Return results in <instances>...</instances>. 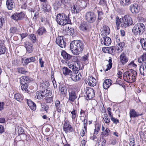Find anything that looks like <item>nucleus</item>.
<instances>
[{
	"instance_id": "69168bd1",
	"label": "nucleus",
	"mask_w": 146,
	"mask_h": 146,
	"mask_svg": "<svg viewBox=\"0 0 146 146\" xmlns=\"http://www.w3.org/2000/svg\"><path fill=\"white\" fill-rule=\"evenodd\" d=\"M11 18L15 20L18 21L17 13L14 14L12 15L11 17Z\"/></svg>"
},
{
	"instance_id": "0eeeda50",
	"label": "nucleus",
	"mask_w": 146,
	"mask_h": 146,
	"mask_svg": "<svg viewBox=\"0 0 146 146\" xmlns=\"http://www.w3.org/2000/svg\"><path fill=\"white\" fill-rule=\"evenodd\" d=\"M48 92V91L47 90L43 91H37L35 94V97L39 100L41 99L44 96H47L49 95L47 93Z\"/></svg>"
},
{
	"instance_id": "5701e85b",
	"label": "nucleus",
	"mask_w": 146,
	"mask_h": 146,
	"mask_svg": "<svg viewBox=\"0 0 146 146\" xmlns=\"http://www.w3.org/2000/svg\"><path fill=\"white\" fill-rule=\"evenodd\" d=\"M27 102L29 108L32 110H35L36 109L35 104L30 100H27Z\"/></svg>"
},
{
	"instance_id": "72a5a7b5",
	"label": "nucleus",
	"mask_w": 146,
	"mask_h": 146,
	"mask_svg": "<svg viewBox=\"0 0 146 146\" xmlns=\"http://www.w3.org/2000/svg\"><path fill=\"white\" fill-rule=\"evenodd\" d=\"M62 72L63 74L65 76H66L67 75H70V76L72 72L68 68L65 67H64L63 68Z\"/></svg>"
},
{
	"instance_id": "79ce46f5",
	"label": "nucleus",
	"mask_w": 146,
	"mask_h": 146,
	"mask_svg": "<svg viewBox=\"0 0 146 146\" xmlns=\"http://www.w3.org/2000/svg\"><path fill=\"white\" fill-rule=\"evenodd\" d=\"M109 59L108 60L109 64L106 66L107 68L105 70V71H107L110 69L112 66V60L111 57L109 58Z\"/></svg>"
},
{
	"instance_id": "9d476101",
	"label": "nucleus",
	"mask_w": 146,
	"mask_h": 146,
	"mask_svg": "<svg viewBox=\"0 0 146 146\" xmlns=\"http://www.w3.org/2000/svg\"><path fill=\"white\" fill-rule=\"evenodd\" d=\"M86 94L87 95V99L90 100L94 96L95 92L92 88H88L86 89Z\"/></svg>"
},
{
	"instance_id": "6e6d98bb",
	"label": "nucleus",
	"mask_w": 146,
	"mask_h": 146,
	"mask_svg": "<svg viewBox=\"0 0 146 146\" xmlns=\"http://www.w3.org/2000/svg\"><path fill=\"white\" fill-rule=\"evenodd\" d=\"M71 113L72 115V117L73 119H74L76 117V110H73L71 112Z\"/></svg>"
},
{
	"instance_id": "0e129e2a",
	"label": "nucleus",
	"mask_w": 146,
	"mask_h": 146,
	"mask_svg": "<svg viewBox=\"0 0 146 146\" xmlns=\"http://www.w3.org/2000/svg\"><path fill=\"white\" fill-rule=\"evenodd\" d=\"M107 111L108 113V115L110 117L112 116L113 115L111 112V109L110 108H108L107 109Z\"/></svg>"
},
{
	"instance_id": "473e14b6",
	"label": "nucleus",
	"mask_w": 146,
	"mask_h": 146,
	"mask_svg": "<svg viewBox=\"0 0 146 146\" xmlns=\"http://www.w3.org/2000/svg\"><path fill=\"white\" fill-rule=\"evenodd\" d=\"M61 55L63 58L66 61L69 60L72 57L70 54L67 53L65 51H63L62 52Z\"/></svg>"
},
{
	"instance_id": "dca6fc26",
	"label": "nucleus",
	"mask_w": 146,
	"mask_h": 146,
	"mask_svg": "<svg viewBox=\"0 0 146 146\" xmlns=\"http://www.w3.org/2000/svg\"><path fill=\"white\" fill-rule=\"evenodd\" d=\"M139 71L141 75L146 76V62L143 63L140 66Z\"/></svg>"
},
{
	"instance_id": "6ab92c4d",
	"label": "nucleus",
	"mask_w": 146,
	"mask_h": 146,
	"mask_svg": "<svg viewBox=\"0 0 146 146\" xmlns=\"http://www.w3.org/2000/svg\"><path fill=\"white\" fill-rule=\"evenodd\" d=\"M20 83L21 84H27L30 81V79L28 76H23L20 78Z\"/></svg>"
},
{
	"instance_id": "052dcab7",
	"label": "nucleus",
	"mask_w": 146,
	"mask_h": 146,
	"mask_svg": "<svg viewBox=\"0 0 146 146\" xmlns=\"http://www.w3.org/2000/svg\"><path fill=\"white\" fill-rule=\"evenodd\" d=\"M106 1L105 0H100L99 3L102 5H106Z\"/></svg>"
},
{
	"instance_id": "4d7b16f0",
	"label": "nucleus",
	"mask_w": 146,
	"mask_h": 146,
	"mask_svg": "<svg viewBox=\"0 0 146 146\" xmlns=\"http://www.w3.org/2000/svg\"><path fill=\"white\" fill-rule=\"evenodd\" d=\"M18 133L19 134H23L24 133V131L21 127H20L18 128Z\"/></svg>"
},
{
	"instance_id": "4468645a",
	"label": "nucleus",
	"mask_w": 146,
	"mask_h": 146,
	"mask_svg": "<svg viewBox=\"0 0 146 146\" xmlns=\"http://www.w3.org/2000/svg\"><path fill=\"white\" fill-rule=\"evenodd\" d=\"M59 91L63 97H65L67 93V90L66 87L63 84L60 85L59 86Z\"/></svg>"
},
{
	"instance_id": "49530a36",
	"label": "nucleus",
	"mask_w": 146,
	"mask_h": 146,
	"mask_svg": "<svg viewBox=\"0 0 146 146\" xmlns=\"http://www.w3.org/2000/svg\"><path fill=\"white\" fill-rule=\"evenodd\" d=\"M6 48L2 44L0 46V55L4 54L6 51Z\"/></svg>"
},
{
	"instance_id": "e433bc0d",
	"label": "nucleus",
	"mask_w": 146,
	"mask_h": 146,
	"mask_svg": "<svg viewBox=\"0 0 146 146\" xmlns=\"http://www.w3.org/2000/svg\"><path fill=\"white\" fill-rule=\"evenodd\" d=\"M35 61V58L34 57H29L23 60V62L26 64H27L30 62H34Z\"/></svg>"
},
{
	"instance_id": "de8ad7c7",
	"label": "nucleus",
	"mask_w": 146,
	"mask_h": 146,
	"mask_svg": "<svg viewBox=\"0 0 146 146\" xmlns=\"http://www.w3.org/2000/svg\"><path fill=\"white\" fill-rule=\"evenodd\" d=\"M17 70L19 73L23 74H25L28 72L26 71L23 68H18L17 69Z\"/></svg>"
},
{
	"instance_id": "393cba45",
	"label": "nucleus",
	"mask_w": 146,
	"mask_h": 146,
	"mask_svg": "<svg viewBox=\"0 0 146 146\" xmlns=\"http://www.w3.org/2000/svg\"><path fill=\"white\" fill-rule=\"evenodd\" d=\"M103 34L107 36L110 33V30L108 26L104 25L103 26L102 29Z\"/></svg>"
},
{
	"instance_id": "a211bd4d",
	"label": "nucleus",
	"mask_w": 146,
	"mask_h": 146,
	"mask_svg": "<svg viewBox=\"0 0 146 146\" xmlns=\"http://www.w3.org/2000/svg\"><path fill=\"white\" fill-rule=\"evenodd\" d=\"M87 82L88 84L90 86H94L96 85V80L95 78L93 77L90 76L88 77Z\"/></svg>"
},
{
	"instance_id": "603ef678",
	"label": "nucleus",
	"mask_w": 146,
	"mask_h": 146,
	"mask_svg": "<svg viewBox=\"0 0 146 146\" xmlns=\"http://www.w3.org/2000/svg\"><path fill=\"white\" fill-rule=\"evenodd\" d=\"M80 6L82 7H84L86 5V3L84 0H81L78 2Z\"/></svg>"
},
{
	"instance_id": "13d9d810",
	"label": "nucleus",
	"mask_w": 146,
	"mask_h": 146,
	"mask_svg": "<svg viewBox=\"0 0 146 146\" xmlns=\"http://www.w3.org/2000/svg\"><path fill=\"white\" fill-rule=\"evenodd\" d=\"M106 116H104L103 118L105 122L106 123H110V119L107 118L108 115H106Z\"/></svg>"
},
{
	"instance_id": "bf43d9fd",
	"label": "nucleus",
	"mask_w": 146,
	"mask_h": 146,
	"mask_svg": "<svg viewBox=\"0 0 146 146\" xmlns=\"http://www.w3.org/2000/svg\"><path fill=\"white\" fill-rule=\"evenodd\" d=\"M41 21L44 24H46L48 22V21L46 18H41Z\"/></svg>"
},
{
	"instance_id": "7c9ffc66",
	"label": "nucleus",
	"mask_w": 146,
	"mask_h": 146,
	"mask_svg": "<svg viewBox=\"0 0 146 146\" xmlns=\"http://www.w3.org/2000/svg\"><path fill=\"white\" fill-rule=\"evenodd\" d=\"M124 46V43L121 42L118 43L116 45V49L118 51V52H121L123 50V48Z\"/></svg>"
},
{
	"instance_id": "37998d69",
	"label": "nucleus",
	"mask_w": 146,
	"mask_h": 146,
	"mask_svg": "<svg viewBox=\"0 0 146 146\" xmlns=\"http://www.w3.org/2000/svg\"><path fill=\"white\" fill-rule=\"evenodd\" d=\"M110 130L108 128H107L105 131L102 132L101 135L106 137L108 136L110 133Z\"/></svg>"
},
{
	"instance_id": "20e7f679",
	"label": "nucleus",
	"mask_w": 146,
	"mask_h": 146,
	"mask_svg": "<svg viewBox=\"0 0 146 146\" xmlns=\"http://www.w3.org/2000/svg\"><path fill=\"white\" fill-rule=\"evenodd\" d=\"M145 27L144 25L141 23L136 24L132 29V32L135 35H141L144 32Z\"/></svg>"
},
{
	"instance_id": "cd10ccee",
	"label": "nucleus",
	"mask_w": 146,
	"mask_h": 146,
	"mask_svg": "<svg viewBox=\"0 0 146 146\" xmlns=\"http://www.w3.org/2000/svg\"><path fill=\"white\" fill-rule=\"evenodd\" d=\"M80 29L82 31H85L88 29V25L87 23L85 22H82L79 26Z\"/></svg>"
},
{
	"instance_id": "4be33fe9",
	"label": "nucleus",
	"mask_w": 146,
	"mask_h": 146,
	"mask_svg": "<svg viewBox=\"0 0 146 146\" xmlns=\"http://www.w3.org/2000/svg\"><path fill=\"white\" fill-rule=\"evenodd\" d=\"M25 46L28 52L31 53L33 52V48L32 44L29 42H27L25 43Z\"/></svg>"
},
{
	"instance_id": "9b49d317",
	"label": "nucleus",
	"mask_w": 146,
	"mask_h": 146,
	"mask_svg": "<svg viewBox=\"0 0 146 146\" xmlns=\"http://www.w3.org/2000/svg\"><path fill=\"white\" fill-rule=\"evenodd\" d=\"M70 76L71 79L74 81L76 82L80 79L82 76L80 73L78 74L77 72H72Z\"/></svg>"
},
{
	"instance_id": "f704fd0d",
	"label": "nucleus",
	"mask_w": 146,
	"mask_h": 146,
	"mask_svg": "<svg viewBox=\"0 0 146 146\" xmlns=\"http://www.w3.org/2000/svg\"><path fill=\"white\" fill-rule=\"evenodd\" d=\"M14 98L17 101L21 102L23 100V96L19 93H17L15 94Z\"/></svg>"
},
{
	"instance_id": "f8f14e48",
	"label": "nucleus",
	"mask_w": 146,
	"mask_h": 146,
	"mask_svg": "<svg viewBox=\"0 0 146 146\" xmlns=\"http://www.w3.org/2000/svg\"><path fill=\"white\" fill-rule=\"evenodd\" d=\"M129 8V10L133 14L137 13L140 11L139 7L138 4L136 3L130 5Z\"/></svg>"
},
{
	"instance_id": "2f4dec72",
	"label": "nucleus",
	"mask_w": 146,
	"mask_h": 146,
	"mask_svg": "<svg viewBox=\"0 0 146 146\" xmlns=\"http://www.w3.org/2000/svg\"><path fill=\"white\" fill-rule=\"evenodd\" d=\"M72 70L74 71H78L81 69L80 64L79 62H74Z\"/></svg>"
},
{
	"instance_id": "b1692460",
	"label": "nucleus",
	"mask_w": 146,
	"mask_h": 146,
	"mask_svg": "<svg viewBox=\"0 0 146 146\" xmlns=\"http://www.w3.org/2000/svg\"><path fill=\"white\" fill-rule=\"evenodd\" d=\"M112 82V81L110 80H105L103 83V86L104 89H107L111 85Z\"/></svg>"
},
{
	"instance_id": "c756f323",
	"label": "nucleus",
	"mask_w": 146,
	"mask_h": 146,
	"mask_svg": "<svg viewBox=\"0 0 146 146\" xmlns=\"http://www.w3.org/2000/svg\"><path fill=\"white\" fill-rule=\"evenodd\" d=\"M72 12L73 13H78L79 12V6L74 4L71 7Z\"/></svg>"
},
{
	"instance_id": "f3484780",
	"label": "nucleus",
	"mask_w": 146,
	"mask_h": 146,
	"mask_svg": "<svg viewBox=\"0 0 146 146\" xmlns=\"http://www.w3.org/2000/svg\"><path fill=\"white\" fill-rule=\"evenodd\" d=\"M69 95L68 100L70 101L74 102L77 98L75 92L74 91L69 90Z\"/></svg>"
},
{
	"instance_id": "423d86ee",
	"label": "nucleus",
	"mask_w": 146,
	"mask_h": 146,
	"mask_svg": "<svg viewBox=\"0 0 146 146\" xmlns=\"http://www.w3.org/2000/svg\"><path fill=\"white\" fill-rule=\"evenodd\" d=\"M85 17L86 20L89 23H94L96 19V15L92 12H89L86 13Z\"/></svg>"
},
{
	"instance_id": "c03bdc74",
	"label": "nucleus",
	"mask_w": 146,
	"mask_h": 146,
	"mask_svg": "<svg viewBox=\"0 0 146 146\" xmlns=\"http://www.w3.org/2000/svg\"><path fill=\"white\" fill-rule=\"evenodd\" d=\"M21 86V90L22 91L25 92L28 91L27 88L28 85L27 84H22Z\"/></svg>"
},
{
	"instance_id": "e2e57ef3",
	"label": "nucleus",
	"mask_w": 146,
	"mask_h": 146,
	"mask_svg": "<svg viewBox=\"0 0 146 146\" xmlns=\"http://www.w3.org/2000/svg\"><path fill=\"white\" fill-rule=\"evenodd\" d=\"M74 62H69L68 63V66L70 68L72 69V68L73 67V66L74 65Z\"/></svg>"
},
{
	"instance_id": "a18cd8bd",
	"label": "nucleus",
	"mask_w": 146,
	"mask_h": 146,
	"mask_svg": "<svg viewBox=\"0 0 146 146\" xmlns=\"http://www.w3.org/2000/svg\"><path fill=\"white\" fill-rule=\"evenodd\" d=\"M100 128V125H96L95 126V129L94 130V134L97 135L98 133Z\"/></svg>"
},
{
	"instance_id": "338daca9",
	"label": "nucleus",
	"mask_w": 146,
	"mask_h": 146,
	"mask_svg": "<svg viewBox=\"0 0 146 146\" xmlns=\"http://www.w3.org/2000/svg\"><path fill=\"white\" fill-rule=\"evenodd\" d=\"M5 104L3 102H0V111L3 110L4 109V106Z\"/></svg>"
},
{
	"instance_id": "2eb2a0df",
	"label": "nucleus",
	"mask_w": 146,
	"mask_h": 146,
	"mask_svg": "<svg viewBox=\"0 0 146 146\" xmlns=\"http://www.w3.org/2000/svg\"><path fill=\"white\" fill-rule=\"evenodd\" d=\"M129 114V116L131 118L137 117L139 116L143 115V113L139 114L138 112L136 111L135 110L133 109H131L130 110Z\"/></svg>"
},
{
	"instance_id": "f257e3e1",
	"label": "nucleus",
	"mask_w": 146,
	"mask_h": 146,
	"mask_svg": "<svg viewBox=\"0 0 146 146\" xmlns=\"http://www.w3.org/2000/svg\"><path fill=\"white\" fill-rule=\"evenodd\" d=\"M84 44L81 40H74L72 41L70 44V50L72 53L78 55L81 53L84 49Z\"/></svg>"
},
{
	"instance_id": "864d4df0",
	"label": "nucleus",
	"mask_w": 146,
	"mask_h": 146,
	"mask_svg": "<svg viewBox=\"0 0 146 146\" xmlns=\"http://www.w3.org/2000/svg\"><path fill=\"white\" fill-rule=\"evenodd\" d=\"M43 9L45 11L49 12L51 10V7L49 5H47L44 7Z\"/></svg>"
},
{
	"instance_id": "bb28decb",
	"label": "nucleus",
	"mask_w": 146,
	"mask_h": 146,
	"mask_svg": "<svg viewBox=\"0 0 146 146\" xmlns=\"http://www.w3.org/2000/svg\"><path fill=\"white\" fill-rule=\"evenodd\" d=\"M46 33L47 31L46 29L44 27H40L36 31L37 33L39 36H41L44 34H45Z\"/></svg>"
},
{
	"instance_id": "a19ab883",
	"label": "nucleus",
	"mask_w": 146,
	"mask_h": 146,
	"mask_svg": "<svg viewBox=\"0 0 146 146\" xmlns=\"http://www.w3.org/2000/svg\"><path fill=\"white\" fill-rule=\"evenodd\" d=\"M65 30L67 31V33L70 35H72L74 33V30L72 28L68 27L66 28Z\"/></svg>"
},
{
	"instance_id": "ea45409f",
	"label": "nucleus",
	"mask_w": 146,
	"mask_h": 146,
	"mask_svg": "<svg viewBox=\"0 0 146 146\" xmlns=\"http://www.w3.org/2000/svg\"><path fill=\"white\" fill-rule=\"evenodd\" d=\"M140 43L143 49L146 50V38L141 39Z\"/></svg>"
},
{
	"instance_id": "4c0bfd02",
	"label": "nucleus",
	"mask_w": 146,
	"mask_h": 146,
	"mask_svg": "<svg viewBox=\"0 0 146 146\" xmlns=\"http://www.w3.org/2000/svg\"><path fill=\"white\" fill-rule=\"evenodd\" d=\"M62 1L60 0L56 1L54 4V9L57 10L61 6Z\"/></svg>"
},
{
	"instance_id": "774afa93",
	"label": "nucleus",
	"mask_w": 146,
	"mask_h": 146,
	"mask_svg": "<svg viewBox=\"0 0 146 146\" xmlns=\"http://www.w3.org/2000/svg\"><path fill=\"white\" fill-rule=\"evenodd\" d=\"M108 52H113L114 50V48L113 46L108 47Z\"/></svg>"
},
{
	"instance_id": "a878e982",
	"label": "nucleus",
	"mask_w": 146,
	"mask_h": 146,
	"mask_svg": "<svg viewBox=\"0 0 146 146\" xmlns=\"http://www.w3.org/2000/svg\"><path fill=\"white\" fill-rule=\"evenodd\" d=\"M121 4L123 6H128L133 3V0H120Z\"/></svg>"
},
{
	"instance_id": "39448f33",
	"label": "nucleus",
	"mask_w": 146,
	"mask_h": 146,
	"mask_svg": "<svg viewBox=\"0 0 146 146\" xmlns=\"http://www.w3.org/2000/svg\"><path fill=\"white\" fill-rule=\"evenodd\" d=\"M56 20L58 24L60 25H64L70 22L69 19H68L66 15L63 13L58 14L56 17Z\"/></svg>"
},
{
	"instance_id": "aec40b11",
	"label": "nucleus",
	"mask_w": 146,
	"mask_h": 146,
	"mask_svg": "<svg viewBox=\"0 0 146 146\" xmlns=\"http://www.w3.org/2000/svg\"><path fill=\"white\" fill-rule=\"evenodd\" d=\"M120 62L122 64H125L128 61V58H127L125 54L122 53L120 56Z\"/></svg>"
},
{
	"instance_id": "5fc2aeb1",
	"label": "nucleus",
	"mask_w": 146,
	"mask_h": 146,
	"mask_svg": "<svg viewBox=\"0 0 146 146\" xmlns=\"http://www.w3.org/2000/svg\"><path fill=\"white\" fill-rule=\"evenodd\" d=\"M111 120L113 122V123L115 124H117L119 123V121L118 119H116L113 117V116L110 117Z\"/></svg>"
},
{
	"instance_id": "412c9836",
	"label": "nucleus",
	"mask_w": 146,
	"mask_h": 146,
	"mask_svg": "<svg viewBox=\"0 0 146 146\" xmlns=\"http://www.w3.org/2000/svg\"><path fill=\"white\" fill-rule=\"evenodd\" d=\"M6 5L9 10H12L15 7V3L13 0H7Z\"/></svg>"
},
{
	"instance_id": "c9c22d12",
	"label": "nucleus",
	"mask_w": 146,
	"mask_h": 146,
	"mask_svg": "<svg viewBox=\"0 0 146 146\" xmlns=\"http://www.w3.org/2000/svg\"><path fill=\"white\" fill-rule=\"evenodd\" d=\"M89 56V55L88 53L85 55L81 58L80 59L81 61L86 63V64H88L89 63L88 58Z\"/></svg>"
},
{
	"instance_id": "1a4fd4ad",
	"label": "nucleus",
	"mask_w": 146,
	"mask_h": 146,
	"mask_svg": "<svg viewBox=\"0 0 146 146\" xmlns=\"http://www.w3.org/2000/svg\"><path fill=\"white\" fill-rule=\"evenodd\" d=\"M56 42L57 44L62 48H64L66 45V42L64 41L63 37L58 36L56 38Z\"/></svg>"
},
{
	"instance_id": "c85d7f7f",
	"label": "nucleus",
	"mask_w": 146,
	"mask_h": 146,
	"mask_svg": "<svg viewBox=\"0 0 146 146\" xmlns=\"http://www.w3.org/2000/svg\"><path fill=\"white\" fill-rule=\"evenodd\" d=\"M55 108L56 110L58 112H60L61 111L62 105L60 104L59 100H56L55 102Z\"/></svg>"
},
{
	"instance_id": "8fccbe9b",
	"label": "nucleus",
	"mask_w": 146,
	"mask_h": 146,
	"mask_svg": "<svg viewBox=\"0 0 146 146\" xmlns=\"http://www.w3.org/2000/svg\"><path fill=\"white\" fill-rule=\"evenodd\" d=\"M18 20H21L24 18V14L23 13H17Z\"/></svg>"
},
{
	"instance_id": "7ed1b4c3",
	"label": "nucleus",
	"mask_w": 146,
	"mask_h": 146,
	"mask_svg": "<svg viewBox=\"0 0 146 146\" xmlns=\"http://www.w3.org/2000/svg\"><path fill=\"white\" fill-rule=\"evenodd\" d=\"M137 76L136 72L131 69L125 72L123 76L124 80L126 82L129 83H132L135 81Z\"/></svg>"
},
{
	"instance_id": "6e6552de",
	"label": "nucleus",
	"mask_w": 146,
	"mask_h": 146,
	"mask_svg": "<svg viewBox=\"0 0 146 146\" xmlns=\"http://www.w3.org/2000/svg\"><path fill=\"white\" fill-rule=\"evenodd\" d=\"M63 130L66 133L72 132L73 131V128L67 120L65 121L63 126Z\"/></svg>"
},
{
	"instance_id": "f03ea898",
	"label": "nucleus",
	"mask_w": 146,
	"mask_h": 146,
	"mask_svg": "<svg viewBox=\"0 0 146 146\" xmlns=\"http://www.w3.org/2000/svg\"><path fill=\"white\" fill-rule=\"evenodd\" d=\"M115 22L117 27L119 26L120 24L121 27L124 28L132 25L133 23L132 18L129 15H125L121 19H119L118 17L117 16L115 19Z\"/></svg>"
},
{
	"instance_id": "58836bf2",
	"label": "nucleus",
	"mask_w": 146,
	"mask_h": 146,
	"mask_svg": "<svg viewBox=\"0 0 146 146\" xmlns=\"http://www.w3.org/2000/svg\"><path fill=\"white\" fill-rule=\"evenodd\" d=\"M138 61L139 63L146 62V53L143 54L138 59Z\"/></svg>"
},
{
	"instance_id": "680f3d73",
	"label": "nucleus",
	"mask_w": 146,
	"mask_h": 146,
	"mask_svg": "<svg viewBox=\"0 0 146 146\" xmlns=\"http://www.w3.org/2000/svg\"><path fill=\"white\" fill-rule=\"evenodd\" d=\"M39 62L40 65V67H43L44 66V62L43 60H42V58H39Z\"/></svg>"
},
{
	"instance_id": "09e8293b",
	"label": "nucleus",
	"mask_w": 146,
	"mask_h": 146,
	"mask_svg": "<svg viewBox=\"0 0 146 146\" xmlns=\"http://www.w3.org/2000/svg\"><path fill=\"white\" fill-rule=\"evenodd\" d=\"M29 39L33 43L35 42L36 40L35 35L33 34H31L29 35Z\"/></svg>"
},
{
	"instance_id": "3c124183",
	"label": "nucleus",
	"mask_w": 146,
	"mask_h": 146,
	"mask_svg": "<svg viewBox=\"0 0 146 146\" xmlns=\"http://www.w3.org/2000/svg\"><path fill=\"white\" fill-rule=\"evenodd\" d=\"M9 31L11 33L14 34L17 32L18 30L16 27H13L10 28Z\"/></svg>"
},
{
	"instance_id": "ddd939ff",
	"label": "nucleus",
	"mask_w": 146,
	"mask_h": 146,
	"mask_svg": "<svg viewBox=\"0 0 146 146\" xmlns=\"http://www.w3.org/2000/svg\"><path fill=\"white\" fill-rule=\"evenodd\" d=\"M101 42L105 45L108 46L111 43V39L108 37L104 36L101 39Z\"/></svg>"
}]
</instances>
